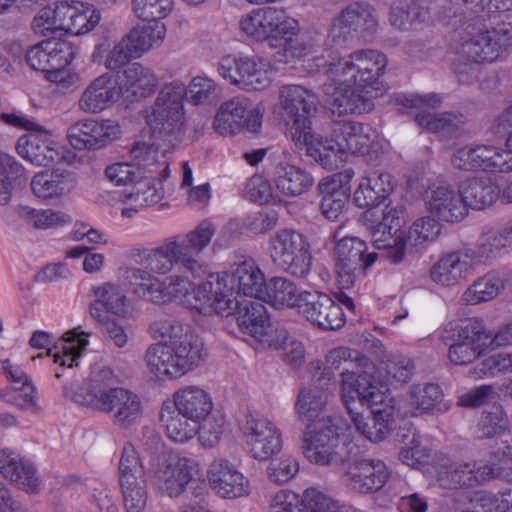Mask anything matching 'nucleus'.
I'll list each match as a JSON object with an SVG mask.
<instances>
[{"label": "nucleus", "instance_id": "f257e3e1", "mask_svg": "<svg viewBox=\"0 0 512 512\" xmlns=\"http://www.w3.org/2000/svg\"><path fill=\"white\" fill-rule=\"evenodd\" d=\"M154 338L164 341L150 346L145 353L149 370L158 378H179L203 360V341L176 319H159L150 325Z\"/></svg>", "mask_w": 512, "mask_h": 512}, {"label": "nucleus", "instance_id": "f03ea898", "mask_svg": "<svg viewBox=\"0 0 512 512\" xmlns=\"http://www.w3.org/2000/svg\"><path fill=\"white\" fill-rule=\"evenodd\" d=\"M115 383L116 377L110 367L95 365L75 399L94 411L108 414L116 427L127 429L140 421L142 402L136 393L117 387Z\"/></svg>", "mask_w": 512, "mask_h": 512}, {"label": "nucleus", "instance_id": "7ed1b4c3", "mask_svg": "<svg viewBox=\"0 0 512 512\" xmlns=\"http://www.w3.org/2000/svg\"><path fill=\"white\" fill-rule=\"evenodd\" d=\"M342 401L356 430L366 439L378 443L389 435L394 422L392 408L378 409L372 417L365 416L367 410L383 401V394L367 374L356 378L353 373L343 372Z\"/></svg>", "mask_w": 512, "mask_h": 512}, {"label": "nucleus", "instance_id": "20e7f679", "mask_svg": "<svg viewBox=\"0 0 512 512\" xmlns=\"http://www.w3.org/2000/svg\"><path fill=\"white\" fill-rule=\"evenodd\" d=\"M343 49H325L321 57L316 58V66L324 75L334 81L358 84L362 89L379 90V78L387 66L386 56L379 50L361 49L341 56Z\"/></svg>", "mask_w": 512, "mask_h": 512}, {"label": "nucleus", "instance_id": "39448f33", "mask_svg": "<svg viewBox=\"0 0 512 512\" xmlns=\"http://www.w3.org/2000/svg\"><path fill=\"white\" fill-rule=\"evenodd\" d=\"M183 93V88L178 84L162 86L147 117V124L155 139L172 144L185 134Z\"/></svg>", "mask_w": 512, "mask_h": 512}, {"label": "nucleus", "instance_id": "423d86ee", "mask_svg": "<svg viewBox=\"0 0 512 512\" xmlns=\"http://www.w3.org/2000/svg\"><path fill=\"white\" fill-rule=\"evenodd\" d=\"M301 450L310 463L319 466L341 464L346 458L345 443L341 440L339 427L329 416L306 424Z\"/></svg>", "mask_w": 512, "mask_h": 512}, {"label": "nucleus", "instance_id": "0eeeda50", "mask_svg": "<svg viewBox=\"0 0 512 512\" xmlns=\"http://www.w3.org/2000/svg\"><path fill=\"white\" fill-rule=\"evenodd\" d=\"M379 26L375 7L368 2L353 1L333 19L325 41V49H345L356 36L368 38Z\"/></svg>", "mask_w": 512, "mask_h": 512}, {"label": "nucleus", "instance_id": "6e6552de", "mask_svg": "<svg viewBox=\"0 0 512 512\" xmlns=\"http://www.w3.org/2000/svg\"><path fill=\"white\" fill-rule=\"evenodd\" d=\"M268 253L275 267L295 277H305L310 271V244L299 231L286 228L275 232L269 238Z\"/></svg>", "mask_w": 512, "mask_h": 512}, {"label": "nucleus", "instance_id": "1a4fd4ad", "mask_svg": "<svg viewBox=\"0 0 512 512\" xmlns=\"http://www.w3.org/2000/svg\"><path fill=\"white\" fill-rule=\"evenodd\" d=\"M239 27L247 37L271 46H277L280 37L300 32L299 22L276 7L253 9L241 17Z\"/></svg>", "mask_w": 512, "mask_h": 512}, {"label": "nucleus", "instance_id": "9d476101", "mask_svg": "<svg viewBox=\"0 0 512 512\" xmlns=\"http://www.w3.org/2000/svg\"><path fill=\"white\" fill-rule=\"evenodd\" d=\"M441 224L430 216L416 219L406 231H398L394 235L382 239L379 231L374 235V246L381 250V256L393 264L401 263L410 248L422 246L434 241L440 234Z\"/></svg>", "mask_w": 512, "mask_h": 512}, {"label": "nucleus", "instance_id": "9b49d317", "mask_svg": "<svg viewBox=\"0 0 512 512\" xmlns=\"http://www.w3.org/2000/svg\"><path fill=\"white\" fill-rule=\"evenodd\" d=\"M507 471V467L495 460L455 462L441 468L438 481L441 486L449 489L474 488L493 480L508 482Z\"/></svg>", "mask_w": 512, "mask_h": 512}, {"label": "nucleus", "instance_id": "f8f14e48", "mask_svg": "<svg viewBox=\"0 0 512 512\" xmlns=\"http://www.w3.org/2000/svg\"><path fill=\"white\" fill-rule=\"evenodd\" d=\"M316 105L314 92L302 85H283L279 89V115L289 139L299 141L301 131L311 126L310 115Z\"/></svg>", "mask_w": 512, "mask_h": 512}, {"label": "nucleus", "instance_id": "ddd939ff", "mask_svg": "<svg viewBox=\"0 0 512 512\" xmlns=\"http://www.w3.org/2000/svg\"><path fill=\"white\" fill-rule=\"evenodd\" d=\"M119 485L127 512H143L148 500L144 466L130 443L124 445L118 464Z\"/></svg>", "mask_w": 512, "mask_h": 512}, {"label": "nucleus", "instance_id": "4468645a", "mask_svg": "<svg viewBox=\"0 0 512 512\" xmlns=\"http://www.w3.org/2000/svg\"><path fill=\"white\" fill-rule=\"evenodd\" d=\"M165 33L166 28L162 22L135 27L110 51L105 61L106 68L114 71L126 65L132 58L140 57L162 42Z\"/></svg>", "mask_w": 512, "mask_h": 512}, {"label": "nucleus", "instance_id": "2eb2a0df", "mask_svg": "<svg viewBox=\"0 0 512 512\" xmlns=\"http://www.w3.org/2000/svg\"><path fill=\"white\" fill-rule=\"evenodd\" d=\"M249 454L257 461L269 460L282 449L279 428L260 413L248 412L239 422Z\"/></svg>", "mask_w": 512, "mask_h": 512}, {"label": "nucleus", "instance_id": "dca6fc26", "mask_svg": "<svg viewBox=\"0 0 512 512\" xmlns=\"http://www.w3.org/2000/svg\"><path fill=\"white\" fill-rule=\"evenodd\" d=\"M336 273L340 286L349 289L360 275L372 266L379 254L367 252L366 243L358 237H343L335 247Z\"/></svg>", "mask_w": 512, "mask_h": 512}, {"label": "nucleus", "instance_id": "f3484780", "mask_svg": "<svg viewBox=\"0 0 512 512\" xmlns=\"http://www.w3.org/2000/svg\"><path fill=\"white\" fill-rule=\"evenodd\" d=\"M218 72L230 84L247 91H260L270 84L265 64L257 56L225 55L218 62Z\"/></svg>", "mask_w": 512, "mask_h": 512}, {"label": "nucleus", "instance_id": "a211bd4d", "mask_svg": "<svg viewBox=\"0 0 512 512\" xmlns=\"http://www.w3.org/2000/svg\"><path fill=\"white\" fill-rule=\"evenodd\" d=\"M213 128L224 136L243 130L255 134L261 128V116L256 109L251 108V102L246 97L238 96L220 106L214 117Z\"/></svg>", "mask_w": 512, "mask_h": 512}, {"label": "nucleus", "instance_id": "6ab92c4d", "mask_svg": "<svg viewBox=\"0 0 512 512\" xmlns=\"http://www.w3.org/2000/svg\"><path fill=\"white\" fill-rule=\"evenodd\" d=\"M390 476L391 471L382 460L363 458L348 465L342 481L350 490L367 495L382 489Z\"/></svg>", "mask_w": 512, "mask_h": 512}, {"label": "nucleus", "instance_id": "aec40b11", "mask_svg": "<svg viewBox=\"0 0 512 512\" xmlns=\"http://www.w3.org/2000/svg\"><path fill=\"white\" fill-rule=\"evenodd\" d=\"M298 311L307 321L323 330H337L345 324L341 306L322 292L302 291Z\"/></svg>", "mask_w": 512, "mask_h": 512}, {"label": "nucleus", "instance_id": "412c9836", "mask_svg": "<svg viewBox=\"0 0 512 512\" xmlns=\"http://www.w3.org/2000/svg\"><path fill=\"white\" fill-rule=\"evenodd\" d=\"M327 83L324 84V91L330 95L333 113L339 115L351 113H366L372 110L374 104L372 98L373 90L362 89L358 84L334 81L329 75H325Z\"/></svg>", "mask_w": 512, "mask_h": 512}, {"label": "nucleus", "instance_id": "4be33fe9", "mask_svg": "<svg viewBox=\"0 0 512 512\" xmlns=\"http://www.w3.org/2000/svg\"><path fill=\"white\" fill-rule=\"evenodd\" d=\"M139 256L140 262L154 274L166 275L176 268L192 276V270L198 267L195 261L185 257L173 236L164 239L155 248L144 250Z\"/></svg>", "mask_w": 512, "mask_h": 512}, {"label": "nucleus", "instance_id": "5701e85b", "mask_svg": "<svg viewBox=\"0 0 512 512\" xmlns=\"http://www.w3.org/2000/svg\"><path fill=\"white\" fill-rule=\"evenodd\" d=\"M423 199L426 209L440 221L458 223L468 215L459 189L455 190L449 184H431L426 189Z\"/></svg>", "mask_w": 512, "mask_h": 512}, {"label": "nucleus", "instance_id": "b1692460", "mask_svg": "<svg viewBox=\"0 0 512 512\" xmlns=\"http://www.w3.org/2000/svg\"><path fill=\"white\" fill-rule=\"evenodd\" d=\"M120 133V126L115 121L86 119L72 124L67 137L75 149H98L116 140Z\"/></svg>", "mask_w": 512, "mask_h": 512}, {"label": "nucleus", "instance_id": "393cba45", "mask_svg": "<svg viewBox=\"0 0 512 512\" xmlns=\"http://www.w3.org/2000/svg\"><path fill=\"white\" fill-rule=\"evenodd\" d=\"M207 478L211 488L222 498L246 497L251 485L237 468L227 459L215 458L208 466Z\"/></svg>", "mask_w": 512, "mask_h": 512}, {"label": "nucleus", "instance_id": "a878e982", "mask_svg": "<svg viewBox=\"0 0 512 512\" xmlns=\"http://www.w3.org/2000/svg\"><path fill=\"white\" fill-rule=\"evenodd\" d=\"M77 48L69 41L49 38L26 53V62L34 70L47 72L56 67H66L75 58Z\"/></svg>", "mask_w": 512, "mask_h": 512}, {"label": "nucleus", "instance_id": "bb28decb", "mask_svg": "<svg viewBox=\"0 0 512 512\" xmlns=\"http://www.w3.org/2000/svg\"><path fill=\"white\" fill-rule=\"evenodd\" d=\"M198 470L194 459L173 457L155 475L156 488L170 498L179 497L192 483L193 474Z\"/></svg>", "mask_w": 512, "mask_h": 512}, {"label": "nucleus", "instance_id": "cd10ccee", "mask_svg": "<svg viewBox=\"0 0 512 512\" xmlns=\"http://www.w3.org/2000/svg\"><path fill=\"white\" fill-rule=\"evenodd\" d=\"M122 96V87L109 74H102L89 83L81 93L78 109L87 114H98L116 103Z\"/></svg>", "mask_w": 512, "mask_h": 512}, {"label": "nucleus", "instance_id": "c85d7f7f", "mask_svg": "<svg viewBox=\"0 0 512 512\" xmlns=\"http://www.w3.org/2000/svg\"><path fill=\"white\" fill-rule=\"evenodd\" d=\"M331 498L315 488H307L302 495L279 490L271 498L270 512H328Z\"/></svg>", "mask_w": 512, "mask_h": 512}, {"label": "nucleus", "instance_id": "c756f323", "mask_svg": "<svg viewBox=\"0 0 512 512\" xmlns=\"http://www.w3.org/2000/svg\"><path fill=\"white\" fill-rule=\"evenodd\" d=\"M236 321L243 333L254 337L259 342L279 345L272 335L275 329L270 324L266 308L259 300H243Z\"/></svg>", "mask_w": 512, "mask_h": 512}, {"label": "nucleus", "instance_id": "7c9ffc66", "mask_svg": "<svg viewBox=\"0 0 512 512\" xmlns=\"http://www.w3.org/2000/svg\"><path fill=\"white\" fill-rule=\"evenodd\" d=\"M0 473L26 493L39 491L40 481L35 467L14 450H0Z\"/></svg>", "mask_w": 512, "mask_h": 512}, {"label": "nucleus", "instance_id": "2f4dec72", "mask_svg": "<svg viewBox=\"0 0 512 512\" xmlns=\"http://www.w3.org/2000/svg\"><path fill=\"white\" fill-rule=\"evenodd\" d=\"M33 194L42 201L59 200L70 194L76 187L73 173L54 169L36 173L30 182Z\"/></svg>", "mask_w": 512, "mask_h": 512}, {"label": "nucleus", "instance_id": "473e14b6", "mask_svg": "<svg viewBox=\"0 0 512 512\" xmlns=\"http://www.w3.org/2000/svg\"><path fill=\"white\" fill-rule=\"evenodd\" d=\"M394 189L392 176L382 170L369 169L364 172L354 192V202L360 208L377 207Z\"/></svg>", "mask_w": 512, "mask_h": 512}, {"label": "nucleus", "instance_id": "72a5a7b5", "mask_svg": "<svg viewBox=\"0 0 512 512\" xmlns=\"http://www.w3.org/2000/svg\"><path fill=\"white\" fill-rule=\"evenodd\" d=\"M221 276L234 287L237 294L262 300L267 282L252 259L239 263L232 273H223Z\"/></svg>", "mask_w": 512, "mask_h": 512}, {"label": "nucleus", "instance_id": "f704fd0d", "mask_svg": "<svg viewBox=\"0 0 512 512\" xmlns=\"http://www.w3.org/2000/svg\"><path fill=\"white\" fill-rule=\"evenodd\" d=\"M216 232V226L210 220H203L193 230L185 235H174L179 248L184 252L185 257L196 262L192 270V277H200L205 273V265L200 259V253L210 244Z\"/></svg>", "mask_w": 512, "mask_h": 512}, {"label": "nucleus", "instance_id": "c9c22d12", "mask_svg": "<svg viewBox=\"0 0 512 512\" xmlns=\"http://www.w3.org/2000/svg\"><path fill=\"white\" fill-rule=\"evenodd\" d=\"M17 153L24 159L38 166H49L61 159L54 143L47 133L32 131L20 137L16 144Z\"/></svg>", "mask_w": 512, "mask_h": 512}, {"label": "nucleus", "instance_id": "e433bc0d", "mask_svg": "<svg viewBox=\"0 0 512 512\" xmlns=\"http://www.w3.org/2000/svg\"><path fill=\"white\" fill-rule=\"evenodd\" d=\"M459 193L465 208L483 210L492 206L499 197L500 188L489 177H469L459 184Z\"/></svg>", "mask_w": 512, "mask_h": 512}, {"label": "nucleus", "instance_id": "4c0bfd02", "mask_svg": "<svg viewBox=\"0 0 512 512\" xmlns=\"http://www.w3.org/2000/svg\"><path fill=\"white\" fill-rule=\"evenodd\" d=\"M472 269L468 253L454 251L439 258L430 269L431 279L443 286H453L465 279Z\"/></svg>", "mask_w": 512, "mask_h": 512}, {"label": "nucleus", "instance_id": "58836bf2", "mask_svg": "<svg viewBox=\"0 0 512 512\" xmlns=\"http://www.w3.org/2000/svg\"><path fill=\"white\" fill-rule=\"evenodd\" d=\"M131 158L136 169L140 168L139 179H158L159 182L169 177V162L164 152L145 143L135 144L131 149Z\"/></svg>", "mask_w": 512, "mask_h": 512}, {"label": "nucleus", "instance_id": "ea45409f", "mask_svg": "<svg viewBox=\"0 0 512 512\" xmlns=\"http://www.w3.org/2000/svg\"><path fill=\"white\" fill-rule=\"evenodd\" d=\"M290 140L297 149L302 150L305 148L306 154L323 168L331 170L337 167L338 153L341 152L338 147L337 137L335 140H324L322 137L315 135L311 126H309L308 129L301 131L299 141L295 139Z\"/></svg>", "mask_w": 512, "mask_h": 512}, {"label": "nucleus", "instance_id": "a19ab883", "mask_svg": "<svg viewBox=\"0 0 512 512\" xmlns=\"http://www.w3.org/2000/svg\"><path fill=\"white\" fill-rule=\"evenodd\" d=\"M175 409L185 418L199 423L213 409V402L208 392L199 386H186L173 395Z\"/></svg>", "mask_w": 512, "mask_h": 512}, {"label": "nucleus", "instance_id": "79ce46f5", "mask_svg": "<svg viewBox=\"0 0 512 512\" xmlns=\"http://www.w3.org/2000/svg\"><path fill=\"white\" fill-rule=\"evenodd\" d=\"M272 181L280 193L288 197H296L312 187L314 178L298 166L279 162L274 167Z\"/></svg>", "mask_w": 512, "mask_h": 512}, {"label": "nucleus", "instance_id": "37998d69", "mask_svg": "<svg viewBox=\"0 0 512 512\" xmlns=\"http://www.w3.org/2000/svg\"><path fill=\"white\" fill-rule=\"evenodd\" d=\"M340 151L364 155L373 142L374 131L367 125L354 121H343L334 128Z\"/></svg>", "mask_w": 512, "mask_h": 512}, {"label": "nucleus", "instance_id": "c03bdc74", "mask_svg": "<svg viewBox=\"0 0 512 512\" xmlns=\"http://www.w3.org/2000/svg\"><path fill=\"white\" fill-rule=\"evenodd\" d=\"M95 296L94 302L90 304V315L98 322H103L108 318L106 310L117 316L125 314L127 308V298L123 291L112 283H103L93 288Z\"/></svg>", "mask_w": 512, "mask_h": 512}, {"label": "nucleus", "instance_id": "a18cd8bd", "mask_svg": "<svg viewBox=\"0 0 512 512\" xmlns=\"http://www.w3.org/2000/svg\"><path fill=\"white\" fill-rule=\"evenodd\" d=\"M443 392L434 383L418 384L412 387L407 404L411 415L439 414L447 410L442 404Z\"/></svg>", "mask_w": 512, "mask_h": 512}, {"label": "nucleus", "instance_id": "49530a36", "mask_svg": "<svg viewBox=\"0 0 512 512\" xmlns=\"http://www.w3.org/2000/svg\"><path fill=\"white\" fill-rule=\"evenodd\" d=\"M122 83L133 96L146 98L155 93L159 80L150 68L135 62L124 69Z\"/></svg>", "mask_w": 512, "mask_h": 512}, {"label": "nucleus", "instance_id": "de8ad7c7", "mask_svg": "<svg viewBox=\"0 0 512 512\" xmlns=\"http://www.w3.org/2000/svg\"><path fill=\"white\" fill-rule=\"evenodd\" d=\"M326 363L330 369L338 370L342 364H347L349 367H345L341 372H350L355 374L357 378L359 374H367L373 381L372 376L375 367L373 363L364 355H361L358 351L351 350L346 347H338L329 351L326 356Z\"/></svg>", "mask_w": 512, "mask_h": 512}, {"label": "nucleus", "instance_id": "09e8293b", "mask_svg": "<svg viewBox=\"0 0 512 512\" xmlns=\"http://www.w3.org/2000/svg\"><path fill=\"white\" fill-rule=\"evenodd\" d=\"M2 368L12 384L11 400L21 408L35 407L36 391L29 376L19 366L12 365L8 359L2 362Z\"/></svg>", "mask_w": 512, "mask_h": 512}, {"label": "nucleus", "instance_id": "8fccbe9b", "mask_svg": "<svg viewBox=\"0 0 512 512\" xmlns=\"http://www.w3.org/2000/svg\"><path fill=\"white\" fill-rule=\"evenodd\" d=\"M460 54L467 60L482 63L492 62L500 56V45L494 40L489 30L482 31L465 40L460 47Z\"/></svg>", "mask_w": 512, "mask_h": 512}, {"label": "nucleus", "instance_id": "3c124183", "mask_svg": "<svg viewBox=\"0 0 512 512\" xmlns=\"http://www.w3.org/2000/svg\"><path fill=\"white\" fill-rule=\"evenodd\" d=\"M302 292H299L296 285L282 277H274L267 283L262 300L275 308H297L299 309Z\"/></svg>", "mask_w": 512, "mask_h": 512}, {"label": "nucleus", "instance_id": "603ef678", "mask_svg": "<svg viewBox=\"0 0 512 512\" xmlns=\"http://www.w3.org/2000/svg\"><path fill=\"white\" fill-rule=\"evenodd\" d=\"M509 425L508 416L500 404L484 409L474 428V437L479 440L502 438Z\"/></svg>", "mask_w": 512, "mask_h": 512}, {"label": "nucleus", "instance_id": "864d4df0", "mask_svg": "<svg viewBox=\"0 0 512 512\" xmlns=\"http://www.w3.org/2000/svg\"><path fill=\"white\" fill-rule=\"evenodd\" d=\"M90 333L74 328L64 334L59 350L53 354L54 362L62 367L72 368L78 365V360L88 345Z\"/></svg>", "mask_w": 512, "mask_h": 512}, {"label": "nucleus", "instance_id": "5fc2aeb1", "mask_svg": "<svg viewBox=\"0 0 512 512\" xmlns=\"http://www.w3.org/2000/svg\"><path fill=\"white\" fill-rule=\"evenodd\" d=\"M414 120L428 131L440 133L443 136L456 135L466 123V117L457 112L417 113Z\"/></svg>", "mask_w": 512, "mask_h": 512}, {"label": "nucleus", "instance_id": "6e6d98bb", "mask_svg": "<svg viewBox=\"0 0 512 512\" xmlns=\"http://www.w3.org/2000/svg\"><path fill=\"white\" fill-rule=\"evenodd\" d=\"M160 420L166 428L167 435L174 442L184 443L197 435L198 423L185 418L169 405L162 407Z\"/></svg>", "mask_w": 512, "mask_h": 512}, {"label": "nucleus", "instance_id": "4d7b16f0", "mask_svg": "<svg viewBox=\"0 0 512 512\" xmlns=\"http://www.w3.org/2000/svg\"><path fill=\"white\" fill-rule=\"evenodd\" d=\"M504 288V281L499 273L488 272L475 280L463 293L462 300L468 305H476L494 299Z\"/></svg>", "mask_w": 512, "mask_h": 512}, {"label": "nucleus", "instance_id": "13d9d810", "mask_svg": "<svg viewBox=\"0 0 512 512\" xmlns=\"http://www.w3.org/2000/svg\"><path fill=\"white\" fill-rule=\"evenodd\" d=\"M13 212L27 225L37 229L58 227L71 222V218L60 211L52 209H33L29 206L18 205Z\"/></svg>", "mask_w": 512, "mask_h": 512}, {"label": "nucleus", "instance_id": "bf43d9fd", "mask_svg": "<svg viewBox=\"0 0 512 512\" xmlns=\"http://www.w3.org/2000/svg\"><path fill=\"white\" fill-rule=\"evenodd\" d=\"M167 85H180L183 90V100H187L193 105L208 104L213 102L218 96V85L217 83L206 76H195L190 81L189 85L186 86L180 80H174Z\"/></svg>", "mask_w": 512, "mask_h": 512}, {"label": "nucleus", "instance_id": "052dcab7", "mask_svg": "<svg viewBox=\"0 0 512 512\" xmlns=\"http://www.w3.org/2000/svg\"><path fill=\"white\" fill-rule=\"evenodd\" d=\"M236 291L219 274L215 278V287L212 296V314L228 317L238 313L243 301L236 297Z\"/></svg>", "mask_w": 512, "mask_h": 512}, {"label": "nucleus", "instance_id": "680f3d73", "mask_svg": "<svg viewBox=\"0 0 512 512\" xmlns=\"http://www.w3.org/2000/svg\"><path fill=\"white\" fill-rule=\"evenodd\" d=\"M327 394L318 386L303 388L298 395L296 410L300 420L308 424L314 419L322 418L320 410L326 403Z\"/></svg>", "mask_w": 512, "mask_h": 512}, {"label": "nucleus", "instance_id": "e2e57ef3", "mask_svg": "<svg viewBox=\"0 0 512 512\" xmlns=\"http://www.w3.org/2000/svg\"><path fill=\"white\" fill-rule=\"evenodd\" d=\"M458 338L482 352L492 344V332L487 329L484 321L477 317L469 318L462 323L458 330Z\"/></svg>", "mask_w": 512, "mask_h": 512}, {"label": "nucleus", "instance_id": "0e129e2a", "mask_svg": "<svg viewBox=\"0 0 512 512\" xmlns=\"http://www.w3.org/2000/svg\"><path fill=\"white\" fill-rule=\"evenodd\" d=\"M478 254L485 259H495L510 251L502 226L484 231L478 240Z\"/></svg>", "mask_w": 512, "mask_h": 512}, {"label": "nucleus", "instance_id": "69168bd1", "mask_svg": "<svg viewBox=\"0 0 512 512\" xmlns=\"http://www.w3.org/2000/svg\"><path fill=\"white\" fill-rule=\"evenodd\" d=\"M215 278L216 275H210L206 281L192 288L191 291L188 290L183 303L200 314L212 315L211 303L215 287Z\"/></svg>", "mask_w": 512, "mask_h": 512}, {"label": "nucleus", "instance_id": "338daca9", "mask_svg": "<svg viewBox=\"0 0 512 512\" xmlns=\"http://www.w3.org/2000/svg\"><path fill=\"white\" fill-rule=\"evenodd\" d=\"M300 465L297 458L290 455H282L273 459L266 468L268 479L275 484H285L291 481L299 473Z\"/></svg>", "mask_w": 512, "mask_h": 512}, {"label": "nucleus", "instance_id": "774afa93", "mask_svg": "<svg viewBox=\"0 0 512 512\" xmlns=\"http://www.w3.org/2000/svg\"><path fill=\"white\" fill-rule=\"evenodd\" d=\"M136 16L148 23L159 22L173 9V0H132Z\"/></svg>", "mask_w": 512, "mask_h": 512}]
</instances>
